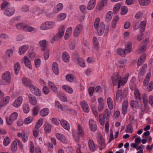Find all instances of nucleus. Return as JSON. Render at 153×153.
I'll return each instance as SVG.
<instances>
[{
  "label": "nucleus",
  "instance_id": "54",
  "mask_svg": "<svg viewBox=\"0 0 153 153\" xmlns=\"http://www.w3.org/2000/svg\"><path fill=\"white\" fill-rule=\"evenodd\" d=\"M143 100L144 105L146 107L147 105L148 97L147 95L146 94H144L143 97Z\"/></svg>",
  "mask_w": 153,
  "mask_h": 153
},
{
  "label": "nucleus",
  "instance_id": "35",
  "mask_svg": "<svg viewBox=\"0 0 153 153\" xmlns=\"http://www.w3.org/2000/svg\"><path fill=\"white\" fill-rule=\"evenodd\" d=\"M20 69V64L19 62H17L14 65V70L16 74L17 75L19 74Z\"/></svg>",
  "mask_w": 153,
  "mask_h": 153
},
{
  "label": "nucleus",
  "instance_id": "37",
  "mask_svg": "<svg viewBox=\"0 0 153 153\" xmlns=\"http://www.w3.org/2000/svg\"><path fill=\"white\" fill-rule=\"evenodd\" d=\"M23 107L24 112L25 114L28 113L30 110L29 104L26 103H25L23 104Z\"/></svg>",
  "mask_w": 153,
  "mask_h": 153
},
{
  "label": "nucleus",
  "instance_id": "24",
  "mask_svg": "<svg viewBox=\"0 0 153 153\" xmlns=\"http://www.w3.org/2000/svg\"><path fill=\"white\" fill-rule=\"evenodd\" d=\"M60 123L64 128L67 130L69 129V124L66 121L64 120H62L60 121Z\"/></svg>",
  "mask_w": 153,
  "mask_h": 153
},
{
  "label": "nucleus",
  "instance_id": "56",
  "mask_svg": "<svg viewBox=\"0 0 153 153\" xmlns=\"http://www.w3.org/2000/svg\"><path fill=\"white\" fill-rule=\"evenodd\" d=\"M132 126L131 124H129L127 126L125 131L127 133H131L132 132Z\"/></svg>",
  "mask_w": 153,
  "mask_h": 153
},
{
  "label": "nucleus",
  "instance_id": "20",
  "mask_svg": "<svg viewBox=\"0 0 153 153\" xmlns=\"http://www.w3.org/2000/svg\"><path fill=\"white\" fill-rule=\"evenodd\" d=\"M48 83V85L50 89L53 92L56 93L57 91V88L54 83L52 82L49 81Z\"/></svg>",
  "mask_w": 153,
  "mask_h": 153
},
{
  "label": "nucleus",
  "instance_id": "19",
  "mask_svg": "<svg viewBox=\"0 0 153 153\" xmlns=\"http://www.w3.org/2000/svg\"><path fill=\"white\" fill-rule=\"evenodd\" d=\"M63 4L62 3L58 4L54 8L53 10V12L54 13H56L60 11L63 8Z\"/></svg>",
  "mask_w": 153,
  "mask_h": 153
},
{
  "label": "nucleus",
  "instance_id": "50",
  "mask_svg": "<svg viewBox=\"0 0 153 153\" xmlns=\"http://www.w3.org/2000/svg\"><path fill=\"white\" fill-rule=\"evenodd\" d=\"M121 14L122 15H125L128 12L127 8L125 6H122L121 8Z\"/></svg>",
  "mask_w": 153,
  "mask_h": 153
},
{
  "label": "nucleus",
  "instance_id": "7",
  "mask_svg": "<svg viewBox=\"0 0 153 153\" xmlns=\"http://www.w3.org/2000/svg\"><path fill=\"white\" fill-rule=\"evenodd\" d=\"M83 28L81 24L78 25L75 27L74 32V37H77L82 31Z\"/></svg>",
  "mask_w": 153,
  "mask_h": 153
},
{
  "label": "nucleus",
  "instance_id": "43",
  "mask_svg": "<svg viewBox=\"0 0 153 153\" xmlns=\"http://www.w3.org/2000/svg\"><path fill=\"white\" fill-rule=\"evenodd\" d=\"M78 64L82 67H85V61L81 58L78 57L77 59Z\"/></svg>",
  "mask_w": 153,
  "mask_h": 153
},
{
  "label": "nucleus",
  "instance_id": "1",
  "mask_svg": "<svg viewBox=\"0 0 153 153\" xmlns=\"http://www.w3.org/2000/svg\"><path fill=\"white\" fill-rule=\"evenodd\" d=\"M65 30V27L63 25H61L60 27L58 33H57L53 37L51 41L52 43H53L55 41L58 40L63 36Z\"/></svg>",
  "mask_w": 153,
  "mask_h": 153
},
{
  "label": "nucleus",
  "instance_id": "58",
  "mask_svg": "<svg viewBox=\"0 0 153 153\" xmlns=\"http://www.w3.org/2000/svg\"><path fill=\"white\" fill-rule=\"evenodd\" d=\"M107 2L106 0H102L101 1L99 7V10H102L103 7L107 4Z\"/></svg>",
  "mask_w": 153,
  "mask_h": 153
},
{
  "label": "nucleus",
  "instance_id": "3",
  "mask_svg": "<svg viewBox=\"0 0 153 153\" xmlns=\"http://www.w3.org/2000/svg\"><path fill=\"white\" fill-rule=\"evenodd\" d=\"M109 29V26L106 27L105 28V25L103 23L101 22L100 25L99 29L97 30L98 34L99 36H101L104 33V35L106 36Z\"/></svg>",
  "mask_w": 153,
  "mask_h": 153
},
{
  "label": "nucleus",
  "instance_id": "31",
  "mask_svg": "<svg viewBox=\"0 0 153 153\" xmlns=\"http://www.w3.org/2000/svg\"><path fill=\"white\" fill-rule=\"evenodd\" d=\"M17 149V142L16 141H14L12 143L11 146V150L13 152L15 153Z\"/></svg>",
  "mask_w": 153,
  "mask_h": 153
},
{
  "label": "nucleus",
  "instance_id": "17",
  "mask_svg": "<svg viewBox=\"0 0 153 153\" xmlns=\"http://www.w3.org/2000/svg\"><path fill=\"white\" fill-rule=\"evenodd\" d=\"M56 136L57 139L60 140L62 142L64 143L67 142V141L65 137L62 134L59 133H56Z\"/></svg>",
  "mask_w": 153,
  "mask_h": 153
},
{
  "label": "nucleus",
  "instance_id": "59",
  "mask_svg": "<svg viewBox=\"0 0 153 153\" xmlns=\"http://www.w3.org/2000/svg\"><path fill=\"white\" fill-rule=\"evenodd\" d=\"M146 45H143L140 47L138 50V53H141L145 51L146 49Z\"/></svg>",
  "mask_w": 153,
  "mask_h": 153
},
{
  "label": "nucleus",
  "instance_id": "38",
  "mask_svg": "<svg viewBox=\"0 0 153 153\" xmlns=\"http://www.w3.org/2000/svg\"><path fill=\"white\" fill-rule=\"evenodd\" d=\"M140 4L142 6H147L150 3V0H139Z\"/></svg>",
  "mask_w": 153,
  "mask_h": 153
},
{
  "label": "nucleus",
  "instance_id": "51",
  "mask_svg": "<svg viewBox=\"0 0 153 153\" xmlns=\"http://www.w3.org/2000/svg\"><path fill=\"white\" fill-rule=\"evenodd\" d=\"M112 12L111 11L108 12L107 14L105 19V20L107 22H109L112 19Z\"/></svg>",
  "mask_w": 153,
  "mask_h": 153
},
{
  "label": "nucleus",
  "instance_id": "36",
  "mask_svg": "<svg viewBox=\"0 0 153 153\" xmlns=\"http://www.w3.org/2000/svg\"><path fill=\"white\" fill-rule=\"evenodd\" d=\"M26 24L24 23H19L16 25V27L18 29H22L24 30H25Z\"/></svg>",
  "mask_w": 153,
  "mask_h": 153
},
{
  "label": "nucleus",
  "instance_id": "49",
  "mask_svg": "<svg viewBox=\"0 0 153 153\" xmlns=\"http://www.w3.org/2000/svg\"><path fill=\"white\" fill-rule=\"evenodd\" d=\"M18 116L17 112H13L10 115V121H14L16 120Z\"/></svg>",
  "mask_w": 153,
  "mask_h": 153
},
{
  "label": "nucleus",
  "instance_id": "6",
  "mask_svg": "<svg viewBox=\"0 0 153 153\" xmlns=\"http://www.w3.org/2000/svg\"><path fill=\"white\" fill-rule=\"evenodd\" d=\"M121 78V76L117 73L114 74L111 78L113 85L116 86L119 82Z\"/></svg>",
  "mask_w": 153,
  "mask_h": 153
},
{
  "label": "nucleus",
  "instance_id": "21",
  "mask_svg": "<svg viewBox=\"0 0 153 153\" xmlns=\"http://www.w3.org/2000/svg\"><path fill=\"white\" fill-rule=\"evenodd\" d=\"M146 24V22L145 21H143L140 23L139 27L140 33H142L144 31Z\"/></svg>",
  "mask_w": 153,
  "mask_h": 153
},
{
  "label": "nucleus",
  "instance_id": "60",
  "mask_svg": "<svg viewBox=\"0 0 153 153\" xmlns=\"http://www.w3.org/2000/svg\"><path fill=\"white\" fill-rule=\"evenodd\" d=\"M33 118L30 117L26 118L24 122L25 124H28L30 123L32 121Z\"/></svg>",
  "mask_w": 153,
  "mask_h": 153
},
{
  "label": "nucleus",
  "instance_id": "64",
  "mask_svg": "<svg viewBox=\"0 0 153 153\" xmlns=\"http://www.w3.org/2000/svg\"><path fill=\"white\" fill-rule=\"evenodd\" d=\"M145 72L143 71V70H140L139 74L138 79L139 81H140V79H141L143 78Z\"/></svg>",
  "mask_w": 153,
  "mask_h": 153
},
{
  "label": "nucleus",
  "instance_id": "63",
  "mask_svg": "<svg viewBox=\"0 0 153 153\" xmlns=\"http://www.w3.org/2000/svg\"><path fill=\"white\" fill-rule=\"evenodd\" d=\"M99 120L100 123L102 125H103L105 123V117H103L101 114L99 115Z\"/></svg>",
  "mask_w": 153,
  "mask_h": 153
},
{
  "label": "nucleus",
  "instance_id": "33",
  "mask_svg": "<svg viewBox=\"0 0 153 153\" xmlns=\"http://www.w3.org/2000/svg\"><path fill=\"white\" fill-rule=\"evenodd\" d=\"M49 112V111L47 108L43 109L40 112V114L42 117H45L47 115Z\"/></svg>",
  "mask_w": 153,
  "mask_h": 153
},
{
  "label": "nucleus",
  "instance_id": "41",
  "mask_svg": "<svg viewBox=\"0 0 153 153\" xmlns=\"http://www.w3.org/2000/svg\"><path fill=\"white\" fill-rule=\"evenodd\" d=\"M93 42L94 48L96 50H98L99 48V46L97 39L96 37H94L93 38Z\"/></svg>",
  "mask_w": 153,
  "mask_h": 153
},
{
  "label": "nucleus",
  "instance_id": "26",
  "mask_svg": "<svg viewBox=\"0 0 153 153\" xmlns=\"http://www.w3.org/2000/svg\"><path fill=\"white\" fill-rule=\"evenodd\" d=\"M69 58L70 56L67 52H63L62 55V58L64 62H69Z\"/></svg>",
  "mask_w": 153,
  "mask_h": 153
},
{
  "label": "nucleus",
  "instance_id": "44",
  "mask_svg": "<svg viewBox=\"0 0 153 153\" xmlns=\"http://www.w3.org/2000/svg\"><path fill=\"white\" fill-rule=\"evenodd\" d=\"M122 91L121 90H118L116 94V99L117 100H121L122 98Z\"/></svg>",
  "mask_w": 153,
  "mask_h": 153
},
{
  "label": "nucleus",
  "instance_id": "32",
  "mask_svg": "<svg viewBox=\"0 0 153 153\" xmlns=\"http://www.w3.org/2000/svg\"><path fill=\"white\" fill-rule=\"evenodd\" d=\"M131 46L132 43L131 42H128L127 43L124 50L126 53H129L131 52Z\"/></svg>",
  "mask_w": 153,
  "mask_h": 153
},
{
  "label": "nucleus",
  "instance_id": "18",
  "mask_svg": "<svg viewBox=\"0 0 153 153\" xmlns=\"http://www.w3.org/2000/svg\"><path fill=\"white\" fill-rule=\"evenodd\" d=\"M96 4V0H90L88 2L87 8L88 10L93 9Z\"/></svg>",
  "mask_w": 153,
  "mask_h": 153
},
{
  "label": "nucleus",
  "instance_id": "46",
  "mask_svg": "<svg viewBox=\"0 0 153 153\" xmlns=\"http://www.w3.org/2000/svg\"><path fill=\"white\" fill-rule=\"evenodd\" d=\"M119 20V17L118 16H116L113 19L112 22V27L114 28L115 27L116 24Z\"/></svg>",
  "mask_w": 153,
  "mask_h": 153
},
{
  "label": "nucleus",
  "instance_id": "27",
  "mask_svg": "<svg viewBox=\"0 0 153 153\" xmlns=\"http://www.w3.org/2000/svg\"><path fill=\"white\" fill-rule=\"evenodd\" d=\"M97 140L99 143L100 146L104 147V145H105L104 140L100 134L98 135L97 137Z\"/></svg>",
  "mask_w": 153,
  "mask_h": 153
},
{
  "label": "nucleus",
  "instance_id": "23",
  "mask_svg": "<svg viewBox=\"0 0 153 153\" xmlns=\"http://www.w3.org/2000/svg\"><path fill=\"white\" fill-rule=\"evenodd\" d=\"M2 77L3 79L9 83L10 81V72L9 71L5 72L2 75Z\"/></svg>",
  "mask_w": 153,
  "mask_h": 153
},
{
  "label": "nucleus",
  "instance_id": "5",
  "mask_svg": "<svg viewBox=\"0 0 153 153\" xmlns=\"http://www.w3.org/2000/svg\"><path fill=\"white\" fill-rule=\"evenodd\" d=\"M30 89L31 92L35 95L38 96H41V91L37 87L33 84L30 86Z\"/></svg>",
  "mask_w": 153,
  "mask_h": 153
},
{
  "label": "nucleus",
  "instance_id": "4",
  "mask_svg": "<svg viewBox=\"0 0 153 153\" xmlns=\"http://www.w3.org/2000/svg\"><path fill=\"white\" fill-rule=\"evenodd\" d=\"M23 98L21 96L18 97L12 104V105L16 108L19 107L23 102Z\"/></svg>",
  "mask_w": 153,
  "mask_h": 153
},
{
  "label": "nucleus",
  "instance_id": "34",
  "mask_svg": "<svg viewBox=\"0 0 153 153\" xmlns=\"http://www.w3.org/2000/svg\"><path fill=\"white\" fill-rule=\"evenodd\" d=\"M111 114V111H109L108 109L105 110L103 114H100L103 117H106V118L109 119Z\"/></svg>",
  "mask_w": 153,
  "mask_h": 153
},
{
  "label": "nucleus",
  "instance_id": "40",
  "mask_svg": "<svg viewBox=\"0 0 153 153\" xmlns=\"http://www.w3.org/2000/svg\"><path fill=\"white\" fill-rule=\"evenodd\" d=\"M66 14L65 13H62L58 16L57 20L61 21L64 20L66 17Z\"/></svg>",
  "mask_w": 153,
  "mask_h": 153
},
{
  "label": "nucleus",
  "instance_id": "22",
  "mask_svg": "<svg viewBox=\"0 0 153 153\" xmlns=\"http://www.w3.org/2000/svg\"><path fill=\"white\" fill-rule=\"evenodd\" d=\"M44 127L45 131L46 133H49L51 132V124L48 123H45L44 125Z\"/></svg>",
  "mask_w": 153,
  "mask_h": 153
},
{
  "label": "nucleus",
  "instance_id": "16",
  "mask_svg": "<svg viewBox=\"0 0 153 153\" xmlns=\"http://www.w3.org/2000/svg\"><path fill=\"white\" fill-rule=\"evenodd\" d=\"M52 69L53 73L56 75L59 74V71L58 64L55 62H53L52 65Z\"/></svg>",
  "mask_w": 153,
  "mask_h": 153
},
{
  "label": "nucleus",
  "instance_id": "12",
  "mask_svg": "<svg viewBox=\"0 0 153 153\" xmlns=\"http://www.w3.org/2000/svg\"><path fill=\"white\" fill-rule=\"evenodd\" d=\"M81 105L84 111L86 112L89 111V109L88 106L85 101H82L81 102Z\"/></svg>",
  "mask_w": 153,
  "mask_h": 153
},
{
  "label": "nucleus",
  "instance_id": "14",
  "mask_svg": "<svg viewBox=\"0 0 153 153\" xmlns=\"http://www.w3.org/2000/svg\"><path fill=\"white\" fill-rule=\"evenodd\" d=\"M29 48L28 45H24L19 49V53L20 55L24 54L25 52Z\"/></svg>",
  "mask_w": 153,
  "mask_h": 153
},
{
  "label": "nucleus",
  "instance_id": "57",
  "mask_svg": "<svg viewBox=\"0 0 153 153\" xmlns=\"http://www.w3.org/2000/svg\"><path fill=\"white\" fill-rule=\"evenodd\" d=\"M47 21L43 23L40 26V29L42 30H46L48 29Z\"/></svg>",
  "mask_w": 153,
  "mask_h": 153
},
{
  "label": "nucleus",
  "instance_id": "9",
  "mask_svg": "<svg viewBox=\"0 0 153 153\" xmlns=\"http://www.w3.org/2000/svg\"><path fill=\"white\" fill-rule=\"evenodd\" d=\"M22 83L23 85L27 87H30V86L32 85L31 81L29 79L24 77L22 78Z\"/></svg>",
  "mask_w": 153,
  "mask_h": 153
},
{
  "label": "nucleus",
  "instance_id": "8",
  "mask_svg": "<svg viewBox=\"0 0 153 153\" xmlns=\"http://www.w3.org/2000/svg\"><path fill=\"white\" fill-rule=\"evenodd\" d=\"M29 102L31 105H34L37 103V101L35 97L32 94H29L28 96Z\"/></svg>",
  "mask_w": 153,
  "mask_h": 153
},
{
  "label": "nucleus",
  "instance_id": "45",
  "mask_svg": "<svg viewBox=\"0 0 153 153\" xmlns=\"http://www.w3.org/2000/svg\"><path fill=\"white\" fill-rule=\"evenodd\" d=\"M117 54L124 57L125 56L126 53L124 50L119 48L117 50Z\"/></svg>",
  "mask_w": 153,
  "mask_h": 153
},
{
  "label": "nucleus",
  "instance_id": "11",
  "mask_svg": "<svg viewBox=\"0 0 153 153\" xmlns=\"http://www.w3.org/2000/svg\"><path fill=\"white\" fill-rule=\"evenodd\" d=\"M98 110L99 111H101L103 109L104 106V102L102 98H99L98 100Z\"/></svg>",
  "mask_w": 153,
  "mask_h": 153
},
{
  "label": "nucleus",
  "instance_id": "39",
  "mask_svg": "<svg viewBox=\"0 0 153 153\" xmlns=\"http://www.w3.org/2000/svg\"><path fill=\"white\" fill-rule=\"evenodd\" d=\"M121 4L118 3L114 6L113 9V12L114 14H116L118 11L121 7Z\"/></svg>",
  "mask_w": 153,
  "mask_h": 153
},
{
  "label": "nucleus",
  "instance_id": "53",
  "mask_svg": "<svg viewBox=\"0 0 153 153\" xmlns=\"http://www.w3.org/2000/svg\"><path fill=\"white\" fill-rule=\"evenodd\" d=\"M43 120L42 119H40L38 120L36 123L35 125V128L36 129H38L42 125L43 123Z\"/></svg>",
  "mask_w": 153,
  "mask_h": 153
},
{
  "label": "nucleus",
  "instance_id": "42",
  "mask_svg": "<svg viewBox=\"0 0 153 153\" xmlns=\"http://www.w3.org/2000/svg\"><path fill=\"white\" fill-rule=\"evenodd\" d=\"M151 76V74L150 73H148L146 76L144 82H143V85L145 86H146L148 83L149 82V79L150 78Z\"/></svg>",
  "mask_w": 153,
  "mask_h": 153
},
{
  "label": "nucleus",
  "instance_id": "30",
  "mask_svg": "<svg viewBox=\"0 0 153 153\" xmlns=\"http://www.w3.org/2000/svg\"><path fill=\"white\" fill-rule=\"evenodd\" d=\"M107 102L109 108L110 110H112L113 108V101L110 97H108L107 99Z\"/></svg>",
  "mask_w": 153,
  "mask_h": 153
},
{
  "label": "nucleus",
  "instance_id": "2",
  "mask_svg": "<svg viewBox=\"0 0 153 153\" xmlns=\"http://www.w3.org/2000/svg\"><path fill=\"white\" fill-rule=\"evenodd\" d=\"M84 134V130L82 127L80 125L77 126V132H73L74 138L76 141H77L80 137H82Z\"/></svg>",
  "mask_w": 153,
  "mask_h": 153
},
{
  "label": "nucleus",
  "instance_id": "55",
  "mask_svg": "<svg viewBox=\"0 0 153 153\" xmlns=\"http://www.w3.org/2000/svg\"><path fill=\"white\" fill-rule=\"evenodd\" d=\"M66 78L67 80L71 82H72L74 79V76L71 74H68L67 75Z\"/></svg>",
  "mask_w": 153,
  "mask_h": 153
},
{
  "label": "nucleus",
  "instance_id": "28",
  "mask_svg": "<svg viewBox=\"0 0 153 153\" xmlns=\"http://www.w3.org/2000/svg\"><path fill=\"white\" fill-rule=\"evenodd\" d=\"M1 9L3 10H5L7 9H9V4L8 2L4 1L1 4Z\"/></svg>",
  "mask_w": 153,
  "mask_h": 153
},
{
  "label": "nucleus",
  "instance_id": "62",
  "mask_svg": "<svg viewBox=\"0 0 153 153\" xmlns=\"http://www.w3.org/2000/svg\"><path fill=\"white\" fill-rule=\"evenodd\" d=\"M94 87H89L88 89V91L89 94L90 96H92L94 93Z\"/></svg>",
  "mask_w": 153,
  "mask_h": 153
},
{
  "label": "nucleus",
  "instance_id": "15",
  "mask_svg": "<svg viewBox=\"0 0 153 153\" xmlns=\"http://www.w3.org/2000/svg\"><path fill=\"white\" fill-rule=\"evenodd\" d=\"M146 57V55L143 53L140 57V59H138L137 63V65L139 66L141 65L144 62Z\"/></svg>",
  "mask_w": 153,
  "mask_h": 153
},
{
  "label": "nucleus",
  "instance_id": "61",
  "mask_svg": "<svg viewBox=\"0 0 153 153\" xmlns=\"http://www.w3.org/2000/svg\"><path fill=\"white\" fill-rule=\"evenodd\" d=\"M100 23V18H97L96 19L94 22V27L96 29L98 28L99 23Z\"/></svg>",
  "mask_w": 153,
  "mask_h": 153
},
{
  "label": "nucleus",
  "instance_id": "52",
  "mask_svg": "<svg viewBox=\"0 0 153 153\" xmlns=\"http://www.w3.org/2000/svg\"><path fill=\"white\" fill-rule=\"evenodd\" d=\"M48 43L46 40H43L40 41L39 42V44L41 47H47V44Z\"/></svg>",
  "mask_w": 153,
  "mask_h": 153
},
{
  "label": "nucleus",
  "instance_id": "13",
  "mask_svg": "<svg viewBox=\"0 0 153 153\" xmlns=\"http://www.w3.org/2000/svg\"><path fill=\"white\" fill-rule=\"evenodd\" d=\"M24 62L26 66L28 68L30 69H32L31 65V62L27 56H25L24 58Z\"/></svg>",
  "mask_w": 153,
  "mask_h": 153
},
{
  "label": "nucleus",
  "instance_id": "48",
  "mask_svg": "<svg viewBox=\"0 0 153 153\" xmlns=\"http://www.w3.org/2000/svg\"><path fill=\"white\" fill-rule=\"evenodd\" d=\"M39 107L38 106H35L33 110V115L34 116L36 115L39 111Z\"/></svg>",
  "mask_w": 153,
  "mask_h": 153
},
{
  "label": "nucleus",
  "instance_id": "25",
  "mask_svg": "<svg viewBox=\"0 0 153 153\" xmlns=\"http://www.w3.org/2000/svg\"><path fill=\"white\" fill-rule=\"evenodd\" d=\"M88 143L90 150L93 152L95 151L96 150V147L94 141L92 140H89Z\"/></svg>",
  "mask_w": 153,
  "mask_h": 153
},
{
  "label": "nucleus",
  "instance_id": "29",
  "mask_svg": "<svg viewBox=\"0 0 153 153\" xmlns=\"http://www.w3.org/2000/svg\"><path fill=\"white\" fill-rule=\"evenodd\" d=\"M62 88L63 89L67 92L70 94H71L73 92V90L71 88L67 85H64L62 86Z\"/></svg>",
  "mask_w": 153,
  "mask_h": 153
},
{
  "label": "nucleus",
  "instance_id": "47",
  "mask_svg": "<svg viewBox=\"0 0 153 153\" xmlns=\"http://www.w3.org/2000/svg\"><path fill=\"white\" fill-rule=\"evenodd\" d=\"M48 29L54 28L55 26V23L53 21H47Z\"/></svg>",
  "mask_w": 153,
  "mask_h": 153
},
{
  "label": "nucleus",
  "instance_id": "10",
  "mask_svg": "<svg viewBox=\"0 0 153 153\" xmlns=\"http://www.w3.org/2000/svg\"><path fill=\"white\" fill-rule=\"evenodd\" d=\"M89 126L91 130L94 132L97 129V126L96 123L93 120H91L89 122Z\"/></svg>",
  "mask_w": 153,
  "mask_h": 153
}]
</instances>
